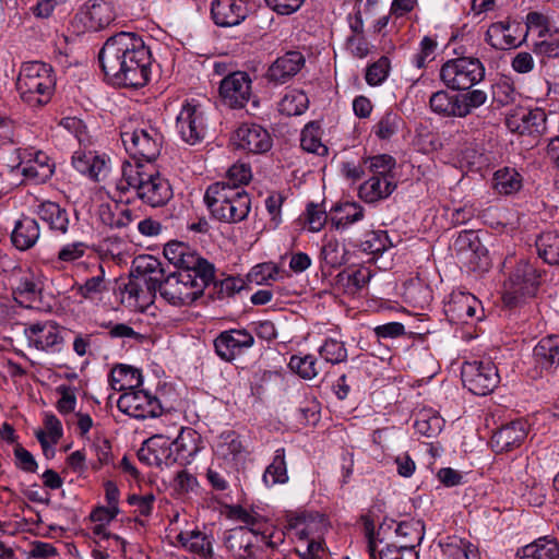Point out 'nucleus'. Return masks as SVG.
Returning <instances> with one entry per match:
<instances>
[{
  "label": "nucleus",
  "instance_id": "nucleus-1",
  "mask_svg": "<svg viewBox=\"0 0 559 559\" xmlns=\"http://www.w3.org/2000/svg\"><path fill=\"white\" fill-rule=\"evenodd\" d=\"M105 75L115 84L142 87L151 74V51L142 37L121 32L106 40L98 55Z\"/></svg>",
  "mask_w": 559,
  "mask_h": 559
},
{
  "label": "nucleus",
  "instance_id": "nucleus-2",
  "mask_svg": "<svg viewBox=\"0 0 559 559\" xmlns=\"http://www.w3.org/2000/svg\"><path fill=\"white\" fill-rule=\"evenodd\" d=\"M230 515L245 525L233 530L225 540L230 559H257V549L249 538V533L260 536L261 542L269 547H276L284 540L283 532L253 509L236 506L231 508Z\"/></svg>",
  "mask_w": 559,
  "mask_h": 559
},
{
  "label": "nucleus",
  "instance_id": "nucleus-3",
  "mask_svg": "<svg viewBox=\"0 0 559 559\" xmlns=\"http://www.w3.org/2000/svg\"><path fill=\"white\" fill-rule=\"evenodd\" d=\"M116 190L126 194L135 191L136 197L152 207L166 205L173 198V188L167 178L153 166L142 162H123L121 178L116 182Z\"/></svg>",
  "mask_w": 559,
  "mask_h": 559
},
{
  "label": "nucleus",
  "instance_id": "nucleus-4",
  "mask_svg": "<svg viewBox=\"0 0 559 559\" xmlns=\"http://www.w3.org/2000/svg\"><path fill=\"white\" fill-rule=\"evenodd\" d=\"M214 281V265L203 263L199 269H182L167 275L162 297L173 306L190 305L200 298Z\"/></svg>",
  "mask_w": 559,
  "mask_h": 559
},
{
  "label": "nucleus",
  "instance_id": "nucleus-5",
  "mask_svg": "<svg viewBox=\"0 0 559 559\" xmlns=\"http://www.w3.org/2000/svg\"><path fill=\"white\" fill-rule=\"evenodd\" d=\"M204 202L214 218L229 224L247 218L251 207L249 194L240 187H231L229 182L209 186Z\"/></svg>",
  "mask_w": 559,
  "mask_h": 559
},
{
  "label": "nucleus",
  "instance_id": "nucleus-6",
  "mask_svg": "<svg viewBox=\"0 0 559 559\" xmlns=\"http://www.w3.org/2000/svg\"><path fill=\"white\" fill-rule=\"evenodd\" d=\"M52 68L44 62L23 63L16 80V91L21 100L31 108L48 104L55 90Z\"/></svg>",
  "mask_w": 559,
  "mask_h": 559
},
{
  "label": "nucleus",
  "instance_id": "nucleus-7",
  "mask_svg": "<svg viewBox=\"0 0 559 559\" xmlns=\"http://www.w3.org/2000/svg\"><path fill=\"white\" fill-rule=\"evenodd\" d=\"M120 136L126 151L134 162L155 160L163 146V134L158 129L146 122L129 121L121 126Z\"/></svg>",
  "mask_w": 559,
  "mask_h": 559
},
{
  "label": "nucleus",
  "instance_id": "nucleus-8",
  "mask_svg": "<svg viewBox=\"0 0 559 559\" xmlns=\"http://www.w3.org/2000/svg\"><path fill=\"white\" fill-rule=\"evenodd\" d=\"M166 277L162 265L151 273L131 277L119 287L121 304L133 311H144L153 302L157 290L162 295Z\"/></svg>",
  "mask_w": 559,
  "mask_h": 559
},
{
  "label": "nucleus",
  "instance_id": "nucleus-9",
  "mask_svg": "<svg viewBox=\"0 0 559 559\" xmlns=\"http://www.w3.org/2000/svg\"><path fill=\"white\" fill-rule=\"evenodd\" d=\"M485 68L479 59L461 57L447 61L440 69V79L452 90L465 91L483 81Z\"/></svg>",
  "mask_w": 559,
  "mask_h": 559
},
{
  "label": "nucleus",
  "instance_id": "nucleus-10",
  "mask_svg": "<svg viewBox=\"0 0 559 559\" xmlns=\"http://www.w3.org/2000/svg\"><path fill=\"white\" fill-rule=\"evenodd\" d=\"M209 129V119L200 104L186 100L176 118V131L180 139L189 144L201 143Z\"/></svg>",
  "mask_w": 559,
  "mask_h": 559
},
{
  "label": "nucleus",
  "instance_id": "nucleus-11",
  "mask_svg": "<svg viewBox=\"0 0 559 559\" xmlns=\"http://www.w3.org/2000/svg\"><path fill=\"white\" fill-rule=\"evenodd\" d=\"M461 376L464 386L475 395H487L499 382L497 367L490 360H467L463 364Z\"/></svg>",
  "mask_w": 559,
  "mask_h": 559
},
{
  "label": "nucleus",
  "instance_id": "nucleus-12",
  "mask_svg": "<svg viewBox=\"0 0 559 559\" xmlns=\"http://www.w3.org/2000/svg\"><path fill=\"white\" fill-rule=\"evenodd\" d=\"M117 406L120 412L136 419L153 418L162 414L159 400L142 386L122 393L117 401Z\"/></svg>",
  "mask_w": 559,
  "mask_h": 559
},
{
  "label": "nucleus",
  "instance_id": "nucleus-13",
  "mask_svg": "<svg viewBox=\"0 0 559 559\" xmlns=\"http://www.w3.org/2000/svg\"><path fill=\"white\" fill-rule=\"evenodd\" d=\"M452 250L469 270L485 269L488 265L487 249L474 230H463L454 239Z\"/></svg>",
  "mask_w": 559,
  "mask_h": 559
},
{
  "label": "nucleus",
  "instance_id": "nucleus-14",
  "mask_svg": "<svg viewBox=\"0 0 559 559\" xmlns=\"http://www.w3.org/2000/svg\"><path fill=\"white\" fill-rule=\"evenodd\" d=\"M539 276L531 263H519L510 276L509 288L503 296L506 304L516 305L520 298L534 296L539 284Z\"/></svg>",
  "mask_w": 559,
  "mask_h": 559
},
{
  "label": "nucleus",
  "instance_id": "nucleus-15",
  "mask_svg": "<svg viewBox=\"0 0 559 559\" xmlns=\"http://www.w3.org/2000/svg\"><path fill=\"white\" fill-rule=\"evenodd\" d=\"M250 75L243 71H235L225 76L219 84V96L230 108H242L252 94Z\"/></svg>",
  "mask_w": 559,
  "mask_h": 559
},
{
  "label": "nucleus",
  "instance_id": "nucleus-16",
  "mask_svg": "<svg viewBox=\"0 0 559 559\" xmlns=\"http://www.w3.org/2000/svg\"><path fill=\"white\" fill-rule=\"evenodd\" d=\"M174 445L170 436L156 433L144 441L139 450V459L151 466H171L176 464Z\"/></svg>",
  "mask_w": 559,
  "mask_h": 559
},
{
  "label": "nucleus",
  "instance_id": "nucleus-17",
  "mask_svg": "<svg viewBox=\"0 0 559 559\" xmlns=\"http://www.w3.org/2000/svg\"><path fill=\"white\" fill-rule=\"evenodd\" d=\"M546 114L540 108H516L507 116L506 124L519 134L542 133L546 129Z\"/></svg>",
  "mask_w": 559,
  "mask_h": 559
},
{
  "label": "nucleus",
  "instance_id": "nucleus-18",
  "mask_svg": "<svg viewBox=\"0 0 559 559\" xmlns=\"http://www.w3.org/2000/svg\"><path fill=\"white\" fill-rule=\"evenodd\" d=\"M17 163L16 167L21 168L22 174L35 183L46 182L53 174V164L50 158L43 152H28L26 150H16Z\"/></svg>",
  "mask_w": 559,
  "mask_h": 559
},
{
  "label": "nucleus",
  "instance_id": "nucleus-19",
  "mask_svg": "<svg viewBox=\"0 0 559 559\" xmlns=\"http://www.w3.org/2000/svg\"><path fill=\"white\" fill-rule=\"evenodd\" d=\"M75 19L84 28L92 32L107 27L115 20V11L111 3L105 0H88Z\"/></svg>",
  "mask_w": 559,
  "mask_h": 559
},
{
  "label": "nucleus",
  "instance_id": "nucleus-20",
  "mask_svg": "<svg viewBox=\"0 0 559 559\" xmlns=\"http://www.w3.org/2000/svg\"><path fill=\"white\" fill-rule=\"evenodd\" d=\"M239 148L253 154H263L271 150L273 141L270 133L259 124L243 123L235 135Z\"/></svg>",
  "mask_w": 559,
  "mask_h": 559
},
{
  "label": "nucleus",
  "instance_id": "nucleus-21",
  "mask_svg": "<svg viewBox=\"0 0 559 559\" xmlns=\"http://www.w3.org/2000/svg\"><path fill=\"white\" fill-rule=\"evenodd\" d=\"M120 509H107L104 506L95 507L88 516V526L91 538L100 544L105 540L114 539L118 544H123V540L118 535L111 534L109 525L118 516Z\"/></svg>",
  "mask_w": 559,
  "mask_h": 559
},
{
  "label": "nucleus",
  "instance_id": "nucleus-22",
  "mask_svg": "<svg viewBox=\"0 0 559 559\" xmlns=\"http://www.w3.org/2000/svg\"><path fill=\"white\" fill-rule=\"evenodd\" d=\"M248 12L243 0H215L211 7L214 23L222 27L239 25L247 17Z\"/></svg>",
  "mask_w": 559,
  "mask_h": 559
},
{
  "label": "nucleus",
  "instance_id": "nucleus-23",
  "mask_svg": "<svg viewBox=\"0 0 559 559\" xmlns=\"http://www.w3.org/2000/svg\"><path fill=\"white\" fill-rule=\"evenodd\" d=\"M305 62V57L300 51H287L270 66L266 78L275 84H284L301 70Z\"/></svg>",
  "mask_w": 559,
  "mask_h": 559
},
{
  "label": "nucleus",
  "instance_id": "nucleus-24",
  "mask_svg": "<svg viewBox=\"0 0 559 559\" xmlns=\"http://www.w3.org/2000/svg\"><path fill=\"white\" fill-rule=\"evenodd\" d=\"M527 436V425L523 420L502 426L491 437V447L497 452H508L519 448Z\"/></svg>",
  "mask_w": 559,
  "mask_h": 559
},
{
  "label": "nucleus",
  "instance_id": "nucleus-25",
  "mask_svg": "<svg viewBox=\"0 0 559 559\" xmlns=\"http://www.w3.org/2000/svg\"><path fill=\"white\" fill-rule=\"evenodd\" d=\"M171 441L176 462L180 465L190 464L201 450L200 435L189 427H180L179 435Z\"/></svg>",
  "mask_w": 559,
  "mask_h": 559
},
{
  "label": "nucleus",
  "instance_id": "nucleus-26",
  "mask_svg": "<svg viewBox=\"0 0 559 559\" xmlns=\"http://www.w3.org/2000/svg\"><path fill=\"white\" fill-rule=\"evenodd\" d=\"M165 258L177 266L182 269H199L203 263H210L207 260L201 258L188 245L180 241H170L164 247Z\"/></svg>",
  "mask_w": 559,
  "mask_h": 559
},
{
  "label": "nucleus",
  "instance_id": "nucleus-27",
  "mask_svg": "<svg viewBox=\"0 0 559 559\" xmlns=\"http://www.w3.org/2000/svg\"><path fill=\"white\" fill-rule=\"evenodd\" d=\"M43 424L44 428L37 430L35 436L41 445L44 455L50 457L55 454V445L63 436V427L58 417L50 412L43 414Z\"/></svg>",
  "mask_w": 559,
  "mask_h": 559
},
{
  "label": "nucleus",
  "instance_id": "nucleus-28",
  "mask_svg": "<svg viewBox=\"0 0 559 559\" xmlns=\"http://www.w3.org/2000/svg\"><path fill=\"white\" fill-rule=\"evenodd\" d=\"M395 188V177L371 176L359 187V198L367 203H374L390 197Z\"/></svg>",
  "mask_w": 559,
  "mask_h": 559
},
{
  "label": "nucleus",
  "instance_id": "nucleus-29",
  "mask_svg": "<svg viewBox=\"0 0 559 559\" xmlns=\"http://www.w3.org/2000/svg\"><path fill=\"white\" fill-rule=\"evenodd\" d=\"M109 384L112 390L127 393V391H134L143 385V376L140 369L120 364L111 369Z\"/></svg>",
  "mask_w": 559,
  "mask_h": 559
},
{
  "label": "nucleus",
  "instance_id": "nucleus-30",
  "mask_svg": "<svg viewBox=\"0 0 559 559\" xmlns=\"http://www.w3.org/2000/svg\"><path fill=\"white\" fill-rule=\"evenodd\" d=\"M39 225L35 218L22 216L16 223L11 234L13 246L25 251L33 248L39 239Z\"/></svg>",
  "mask_w": 559,
  "mask_h": 559
},
{
  "label": "nucleus",
  "instance_id": "nucleus-31",
  "mask_svg": "<svg viewBox=\"0 0 559 559\" xmlns=\"http://www.w3.org/2000/svg\"><path fill=\"white\" fill-rule=\"evenodd\" d=\"M478 307L479 301L474 295L457 292L451 294L445 312L450 314L453 320L467 322L468 319L476 316Z\"/></svg>",
  "mask_w": 559,
  "mask_h": 559
},
{
  "label": "nucleus",
  "instance_id": "nucleus-32",
  "mask_svg": "<svg viewBox=\"0 0 559 559\" xmlns=\"http://www.w3.org/2000/svg\"><path fill=\"white\" fill-rule=\"evenodd\" d=\"M28 345L36 349H47L48 347L58 345L62 338L59 335L58 328L50 321L44 323L31 324L25 329Z\"/></svg>",
  "mask_w": 559,
  "mask_h": 559
},
{
  "label": "nucleus",
  "instance_id": "nucleus-33",
  "mask_svg": "<svg viewBox=\"0 0 559 559\" xmlns=\"http://www.w3.org/2000/svg\"><path fill=\"white\" fill-rule=\"evenodd\" d=\"M516 556L519 559H558L559 544L549 536L539 537L520 548Z\"/></svg>",
  "mask_w": 559,
  "mask_h": 559
},
{
  "label": "nucleus",
  "instance_id": "nucleus-34",
  "mask_svg": "<svg viewBox=\"0 0 559 559\" xmlns=\"http://www.w3.org/2000/svg\"><path fill=\"white\" fill-rule=\"evenodd\" d=\"M100 222L110 228H124L133 222L132 211L123 204L103 203L98 207Z\"/></svg>",
  "mask_w": 559,
  "mask_h": 559
},
{
  "label": "nucleus",
  "instance_id": "nucleus-35",
  "mask_svg": "<svg viewBox=\"0 0 559 559\" xmlns=\"http://www.w3.org/2000/svg\"><path fill=\"white\" fill-rule=\"evenodd\" d=\"M394 533L399 548L412 550L419 546L424 538V525L417 520L403 521L396 524Z\"/></svg>",
  "mask_w": 559,
  "mask_h": 559
},
{
  "label": "nucleus",
  "instance_id": "nucleus-36",
  "mask_svg": "<svg viewBox=\"0 0 559 559\" xmlns=\"http://www.w3.org/2000/svg\"><path fill=\"white\" fill-rule=\"evenodd\" d=\"M288 480L286 452L284 448H278L274 451L272 462L266 466L262 475V481L265 487L271 488L275 485H284Z\"/></svg>",
  "mask_w": 559,
  "mask_h": 559
},
{
  "label": "nucleus",
  "instance_id": "nucleus-37",
  "mask_svg": "<svg viewBox=\"0 0 559 559\" xmlns=\"http://www.w3.org/2000/svg\"><path fill=\"white\" fill-rule=\"evenodd\" d=\"M430 108L433 112L444 117L463 118L465 107L460 106L459 94L451 95L447 91H438L430 96Z\"/></svg>",
  "mask_w": 559,
  "mask_h": 559
},
{
  "label": "nucleus",
  "instance_id": "nucleus-38",
  "mask_svg": "<svg viewBox=\"0 0 559 559\" xmlns=\"http://www.w3.org/2000/svg\"><path fill=\"white\" fill-rule=\"evenodd\" d=\"M444 427V419L430 407H424L416 414L414 428L417 433L427 438L437 437Z\"/></svg>",
  "mask_w": 559,
  "mask_h": 559
},
{
  "label": "nucleus",
  "instance_id": "nucleus-39",
  "mask_svg": "<svg viewBox=\"0 0 559 559\" xmlns=\"http://www.w3.org/2000/svg\"><path fill=\"white\" fill-rule=\"evenodd\" d=\"M485 40L492 48L500 50L515 48L519 45L516 37L511 33L509 21L492 23L486 32Z\"/></svg>",
  "mask_w": 559,
  "mask_h": 559
},
{
  "label": "nucleus",
  "instance_id": "nucleus-40",
  "mask_svg": "<svg viewBox=\"0 0 559 559\" xmlns=\"http://www.w3.org/2000/svg\"><path fill=\"white\" fill-rule=\"evenodd\" d=\"M35 213L41 221L47 223L52 230L66 234L69 226V217L66 210L57 203L46 201L37 205Z\"/></svg>",
  "mask_w": 559,
  "mask_h": 559
},
{
  "label": "nucleus",
  "instance_id": "nucleus-41",
  "mask_svg": "<svg viewBox=\"0 0 559 559\" xmlns=\"http://www.w3.org/2000/svg\"><path fill=\"white\" fill-rule=\"evenodd\" d=\"M177 542L182 548L201 558L212 557V543L200 531L181 532L177 535Z\"/></svg>",
  "mask_w": 559,
  "mask_h": 559
},
{
  "label": "nucleus",
  "instance_id": "nucleus-42",
  "mask_svg": "<svg viewBox=\"0 0 559 559\" xmlns=\"http://www.w3.org/2000/svg\"><path fill=\"white\" fill-rule=\"evenodd\" d=\"M288 366L300 378L310 380L318 374L321 361L313 353L298 352L290 357Z\"/></svg>",
  "mask_w": 559,
  "mask_h": 559
},
{
  "label": "nucleus",
  "instance_id": "nucleus-43",
  "mask_svg": "<svg viewBox=\"0 0 559 559\" xmlns=\"http://www.w3.org/2000/svg\"><path fill=\"white\" fill-rule=\"evenodd\" d=\"M440 545L447 559H479L477 547L464 538L450 536Z\"/></svg>",
  "mask_w": 559,
  "mask_h": 559
},
{
  "label": "nucleus",
  "instance_id": "nucleus-44",
  "mask_svg": "<svg viewBox=\"0 0 559 559\" xmlns=\"http://www.w3.org/2000/svg\"><path fill=\"white\" fill-rule=\"evenodd\" d=\"M215 452L224 460H238L246 452L240 437L235 431H226L219 435L215 443Z\"/></svg>",
  "mask_w": 559,
  "mask_h": 559
},
{
  "label": "nucleus",
  "instance_id": "nucleus-45",
  "mask_svg": "<svg viewBox=\"0 0 559 559\" xmlns=\"http://www.w3.org/2000/svg\"><path fill=\"white\" fill-rule=\"evenodd\" d=\"M539 258L549 265H559V233L556 230L543 233L536 240Z\"/></svg>",
  "mask_w": 559,
  "mask_h": 559
},
{
  "label": "nucleus",
  "instance_id": "nucleus-46",
  "mask_svg": "<svg viewBox=\"0 0 559 559\" xmlns=\"http://www.w3.org/2000/svg\"><path fill=\"white\" fill-rule=\"evenodd\" d=\"M253 336L246 330H229L222 332L214 340L215 349H240L253 345Z\"/></svg>",
  "mask_w": 559,
  "mask_h": 559
},
{
  "label": "nucleus",
  "instance_id": "nucleus-47",
  "mask_svg": "<svg viewBox=\"0 0 559 559\" xmlns=\"http://www.w3.org/2000/svg\"><path fill=\"white\" fill-rule=\"evenodd\" d=\"M522 187L520 174L513 168H502L493 174L492 188L499 194H512L518 192Z\"/></svg>",
  "mask_w": 559,
  "mask_h": 559
},
{
  "label": "nucleus",
  "instance_id": "nucleus-48",
  "mask_svg": "<svg viewBox=\"0 0 559 559\" xmlns=\"http://www.w3.org/2000/svg\"><path fill=\"white\" fill-rule=\"evenodd\" d=\"M309 106L308 96L299 90L288 91L278 103V111L287 117L302 115Z\"/></svg>",
  "mask_w": 559,
  "mask_h": 559
},
{
  "label": "nucleus",
  "instance_id": "nucleus-49",
  "mask_svg": "<svg viewBox=\"0 0 559 559\" xmlns=\"http://www.w3.org/2000/svg\"><path fill=\"white\" fill-rule=\"evenodd\" d=\"M337 215L331 218V224L337 229L343 230L349 225L362 219L364 209L357 203H344L335 207Z\"/></svg>",
  "mask_w": 559,
  "mask_h": 559
},
{
  "label": "nucleus",
  "instance_id": "nucleus-50",
  "mask_svg": "<svg viewBox=\"0 0 559 559\" xmlns=\"http://www.w3.org/2000/svg\"><path fill=\"white\" fill-rule=\"evenodd\" d=\"M300 145L302 150L323 156L328 147L321 142L320 127L316 122H309L301 131Z\"/></svg>",
  "mask_w": 559,
  "mask_h": 559
},
{
  "label": "nucleus",
  "instance_id": "nucleus-51",
  "mask_svg": "<svg viewBox=\"0 0 559 559\" xmlns=\"http://www.w3.org/2000/svg\"><path fill=\"white\" fill-rule=\"evenodd\" d=\"M39 293L38 284L31 275L20 277L16 285L13 287L14 300L26 307H31L29 304L37 299Z\"/></svg>",
  "mask_w": 559,
  "mask_h": 559
},
{
  "label": "nucleus",
  "instance_id": "nucleus-52",
  "mask_svg": "<svg viewBox=\"0 0 559 559\" xmlns=\"http://www.w3.org/2000/svg\"><path fill=\"white\" fill-rule=\"evenodd\" d=\"M104 328L108 329V335L112 338H122L127 342L130 347L143 345L145 342H148V338L138 332H135L131 326L124 323H116L111 322L104 324Z\"/></svg>",
  "mask_w": 559,
  "mask_h": 559
},
{
  "label": "nucleus",
  "instance_id": "nucleus-53",
  "mask_svg": "<svg viewBox=\"0 0 559 559\" xmlns=\"http://www.w3.org/2000/svg\"><path fill=\"white\" fill-rule=\"evenodd\" d=\"M392 246L388 233L384 230H371L366 234L360 248L368 254H381Z\"/></svg>",
  "mask_w": 559,
  "mask_h": 559
},
{
  "label": "nucleus",
  "instance_id": "nucleus-54",
  "mask_svg": "<svg viewBox=\"0 0 559 559\" xmlns=\"http://www.w3.org/2000/svg\"><path fill=\"white\" fill-rule=\"evenodd\" d=\"M322 524L321 520H317L310 514L299 513L290 520V526L295 530V535L302 540L310 539L314 532Z\"/></svg>",
  "mask_w": 559,
  "mask_h": 559
},
{
  "label": "nucleus",
  "instance_id": "nucleus-55",
  "mask_svg": "<svg viewBox=\"0 0 559 559\" xmlns=\"http://www.w3.org/2000/svg\"><path fill=\"white\" fill-rule=\"evenodd\" d=\"M401 121L402 119L396 112H385L374 127L376 135L382 140L390 139L399 131Z\"/></svg>",
  "mask_w": 559,
  "mask_h": 559
},
{
  "label": "nucleus",
  "instance_id": "nucleus-56",
  "mask_svg": "<svg viewBox=\"0 0 559 559\" xmlns=\"http://www.w3.org/2000/svg\"><path fill=\"white\" fill-rule=\"evenodd\" d=\"M390 71V60L382 56L378 61L367 68L366 81L371 86H377L385 81Z\"/></svg>",
  "mask_w": 559,
  "mask_h": 559
},
{
  "label": "nucleus",
  "instance_id": "nucleus-57",
  "mask_svg": "<svg viewBox=\"0 0 559 559\" xmlns=\"http://www.w3.org/2000/svg\"><path fill=\"white\" fill-rule=\"evenodd\" d=\"M365 163L369 164V170L372 173V176L395 177L393 174L395 159L388 154L372 156Z\"/></svg>",
  "mask_w": 559,
  "mask_h": 559
},
{
  "label": "nucleus",
  "instance_id": "nucleus-58",
  "mask_svg": "<svg viewBox=\"0 0 559 559\" xmlns=\"http://www.w3.org/2000/svg\"><path fill=\"white\" fill-rule=\"evenodd\" d=\"M534 52L548 58L559 57V31L550 33L548 38L536 41Z\"/></svg>",
  "mask_w": 559,
  "mask_h": 559
},
{
  "label": "nucleus",
  "instance_id": "nucleus-59",
  "mask_svg": "<svg viewBox=\"0 0 559 559\" xmlns=\"http://www.w3.org/2000/svg\"><path fill=\"white\" fill-rule=\"evenodd\" d=\"M437 48V41L425 36L419 45V51L414 56V63L418 69H423L426 64L433 60V53Z\"/></svg>",
  "mask_w": 559,
  "mask_h": 559
},
{
  "label": "nucleus",
  "instance_id": "nucleus-60",
  "mask_svg": "<svg viewBox=\"0 0 559 559\" xmlns=\"http://www.w3.org/2000/svg\"><path fill=\"white\" fill-rule=\"evenodd\" d=\"M57 393L60 395L56 405L58 412L62 415L72 413L76 406L74 389L69 385H59L57 388Z\"/></svg>",
  "mask_w": 559,
  "mask_h": 559
},
{
  "label": "nucleus",
  "instance_id": "nucleus-61",
  "mask_svg": "<svg viewBox=\"0 0 559 559\" xmlns=\"http://www.w3.org/2000/svg\"><path fill=\"white\" fill-rule=\"evenodd\" d=\"M245 287V281L240 277H226L219 283H215L216 294L219 299H225L239 293Z\"/></svg>",
  "mask_w": 559,
  "mask_h": 559
},
{
  "label": "nucleus",
  "instance_id": "nucleus-62",
  "mask_svg": "<svg viewBox=\"0 0 559 559\" xmlns=\"http://www.w3.org/2000/svg\"><path fill=\"white\" fill-rule=\"evenodd\" d=\"M251 179V169L246 164H235L228 171L224 182H229L231 187H240L247 185Z\"/></svg>",
  "mask_w": 559,
  "mask_h": 559
},
{
  "label": "nucleus",
  "instance_id": "nucleus-63",
  "mask_svg": "<svg viewBox=\"0 0 559 559\" xmlns=\"http://www.w3.org/2000/svg\"><path fill=\"white\" fill-rule=\"evenodd\" d=\"M487 100V94L481 90H472L465 94H459L460 106L465 107L464 117L471 114L475 108L480 107Z\"/></svg>",
  "mask_w": 559,
  "mask_h": 559
},
{
  "label": "nucleus",
  "instance_id": "nucleus-64",
  "mask_svg": "<svg viewBox=\"0 0 559 559\" xmlns=\"http://www.w3.org/2000/svg\"><path fill=\"white\" fill-rule=\"evenodd\" d=\"M198 479L187 471L179 472L174 479V489L178 495H187L197 490Z\"/></svg>",
  "mask_w": 559,
  "mask_h": 559
}]
</instances>
